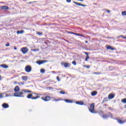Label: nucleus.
<instances>
[{
    "label": "nucleus",
    "mask_w": 126,
    "mask_h": 126,
    "mask_svg": "<svg viewBox=\"0 0 126 126\" xmlns=\"http://www.w3.org/2000/svg\"><path fill=\"white\" fill-rule=\"evenodd\" d=\"M40 96H41V94H34V96H33V94H31L27 95V98L28 99H32V100H36V99H38L40 98Z\"/></svg>",
    "instance_id": "1"
},
{
    "label": "nucleus",
    "mask_w": 126,
    "mask_h": 126,
    "mask_svg": "<svg viewBox=\"0 0 126 126\" xmlns=\"http://www.w3.org/2000/svg\"><path fill=\"white\" fill-rule=\"evenodd\" d=\"M95 108V103H92L90 105V108H89V111L91 112V113H92L93 114H96L97 112L95 111L94 110Z\"/></svg>",
    "instance_id": "2"
},
{
    "label": "nucleus",
    "mask_w": 126,
    "mask_h": 126,
    "mask_svg": "<svg viewBox=\"0 0 126 126\" xmlns=\"http://www.w3.org/2000/svg\"><path fill=\"white\" fill-rule=\"evenodd\" d=\"M22 94H23V92H22L15 93L14 94V96L15 97H22Z\"/></svg>",
    "instance_id": "3"
},
{
    "label": "nucleus",
    "mask_w": 126,
    "mask_h": 126,
    "mask_svg": "<svg viewBox=\"0 0 126 126\" xmlns=\"http://www.w3.org/2000/svg\"><path fill=\"white\" fill-rule=\"evenodd\" d=\"M21 52L23 53V54H27V53H28V48L27 47H23L21 49Z\"/></svg>",
    "instance_id": "4"
},
{
    "label": "nucleus",
    "mask_w": 126,
    "mask_h": 126,
    "mask_svg": "<svg viewBox=\"0 0 126 126\" xmlns=\"http://www.w3.org/2000/svg\"><path fill=\"white\" fill-rule=\"evenodd\" d=\"M32 70V68L31 66H27L25 68V71L26 72H31V70Z\"/></svg>",
    "instance_id": "5"
},
{
    "label": "nucleus",
    "mask_w": 126,
    "mask_h": 126,
    "mask_svg": "<svg viewBox=\"0 0 126 126\" xmlns=\"http://www.w3.org/2000/svg\"><path fill=\"white\" fill-rule=\"evenodd\" d=\"M42 100H43V101H45L46 102L48 101H50V100H51V97L49 96H47L45 97H43L41 98Z\"/></svg>",
    "instance_id": "6"
},
{
    "label": "nucleus",
    "mask_w": 126,
    "mask_h": 126,
    "mask_svg": "<svg viewBox=\"0 0 126 126\" xmlns=\"http://www.w3.org/2000/svg\"><path fill=\"white\" fill-rule=\"evenodd\" d=\"M73 2L75 3V4H76L77 5H79V6H86V5H84L80 3L76 2H75L74 1H73Z\"/></svg>",
    "instance_id": "7"
},
{
    "label": "nucleus",
    "mask_w": 126,
    "mask_h": 126,
    "mask_svg": "<svg viewBox=\"0 0 126 126\" xmlns=\"http://www.w3.org/2000/svg\"><path fill=\"white\" fill-rule=\"evenodd\" d=\"M20 90V88H19V86H17L15 87L14 89L15 92H19Z\"/></svg>",
    "instance_id": "8"
},
{
    "label": "nucleus",
    "mask_w": 126,
    "mask_h": 126,
    "mask_svg": "<svg viewBox=\"0 0 126 126\" xmlns=\"http://www.w3.org/2000/svg\"><path fill=\"white\" fill-rule=\"evenodd\" d=\"M22 79L24 81H27L28 79V77L27 76H22Z\"/></svg>",
    "instance_id": "9"
},
{
    "label": "nucleus",
    "mask_w": 126,
    "mask_h": 126,
    "mask_svg": "<svg viewBox=\"0 0 126 126\" xmlns=\"http://www.w3.org/2000/svg\"><path fill=\"white\" fill-rule=\"evenodd\" d=\"M114 97H115V95L111 94L108 95V99H109V100H111V99H113V98H114Z\"/></svg>",
    "instance_id": "10"
},
{
    "label": "nucleus",
    "mask_w": 126,
    "mask_h": 126,
    "mask_svg": "<svg viewBox=\"0 0 126 126\" xmlns=\"http://www.w3.org/2000/svg\"><path fill=\"white\" fill-rule=\"evenodd\" d=\"M76 104H77V105H84V102H83V101H76Z\"/></svg>",
    "instance_id": "11"
},
{
    "label": "nucleus",
    "mask_w": 126,
    "mask_h": 126,
    "mask_svg": "<svg viewBox=\"0 0 126 126\" xmlns=\"http://www.w3.org/2000/svg\"><path fill=\"white\" fill-rule=\"evenodd\" d=\"M46 61H39L36 62V63H38V64H42V63H46Z\"/></svg>",
    "instance_id": "12"
},
{
    "label": "nucleus",
    "mask_w": 126,
    "mask_h": 126,
    "mask_svg": "<svg viewBox=\"0 0 126 126\" xmlns=\"http://www.w3.org/2000/svg\"><path fill=\"white\" fill-rule=\"evenodd\" d=\"M2 107L4 108L5 109H6L7 108H8V107H9V106L8 105V104L6 103H3L2 105Z\"/></svg>",
    "instance_id": "13"
},
{
    "label": "nucleus",
    "mask_w": 126,
    "mask_h": 126,
    "mask_svg": "<svg viewBox=\"0 0 126 126\" xmlns=\"http://www.w3.org/2000/svg\"><path fill=\"white\" fill-rule=\"evenodd\" d=\"M69 64L68 63H62V65H64V67H68Z\"/></svg>",
    "instance_id": "14"
},
{
    "label": "nucleus",
    "mask_w": 126,
    "mask_h": 126,
    "mask_svg": "<svg viewBox=\"0 0 126 126\" xmlns=\"http://www.w3.org/2000/svg\"><path fill=\"white\" fill-rule=\"evenodd\" d=\"M22 92H25L26 93H31L32 92L31 91L29 90H22Z\"/></svg>",
    "instance_id": "15"
},
{
    "label": "nucleus",
    "mask_w": 126,
    "mask_h": 126,
    "mask_svg": "<svg viewBox=\"0 0 126 126\" xmlns=\"http://www.w3.org/2000/svg\"><path fill=\"white\" fill-rule=\"evenodd\" d=\"M0 66L1 67H2V68H8V66L7 65H5V64H1V65H0Z\"/></svg>",
    "instance_id": "16"
},
{
    "label": "nucleus",
    "mask_w": 126,
    "mask_h": 126,
    "mask_svg": "<svg viewBox=\"0 0 126 126\" xmlns=\"http://www.w3.org/2000/svg\"><path fill=\"white\" fill-rule=\"evenodd\" d=\"M92 96H95V95H97V91H94L91 93Z\"/></svg>",
    "instance_id": "17"
},
{
    "label": "nucleus",
    "mask_w": 126,
    "mask_h": 126,
    "mask_svg": "<svg viewBox=\"0 0 126 126\" xmlns=\"http://www.w3.org/2000/svg\"><path fill=\"white\" fill-rule=\"evenodd\" d=\"M107 50H111V51H114V49L112 47V46L109 45L107 47Z\"/></svg>",
    "instance_id": "18"
},
{
    "label": "nucleus",
    "mask_w": 126,
    "mask_h": 126,
    "mask_svg": "<svg viewBox=\"0 0 126 126\" xmlns=\"http://www.w3.org/2000/svg\"><path fill=\"white\" fill-rule=\"evenodd\" d=\"M64 101L66 103H72V100H70L69 99H64Z\"/></svg>",
    "instance_id": "19"
},
{
    "label": "nucleus",
    "mask_w": 126,
    "mask_h": 126,
    "mask_svg": "<svg viewBox=\"0 0 126 126\" xmlns=\"http://www.w3.org/2000/svg\"><path fill=\"white\" fill-rule=\"evenodd\" d=\"M1 8L2 9H5V10H7V9H8V7L7 6H2Z\"/></svg>",
    "instance_id": "20"
},
{
    "label": "nucleus",
    "mask_w": 126,
    "mask_h": 126,
    "mask_svg": "<svg viewBox=\"0 0 126 126\" xmlns=\"http://www.w3.org/2000/svg\"><path fill=\"white\" fill-rule=\"evenodd\" d=\"M117 122L119 124H124L125 123V121H122L121 120H118Z\"/></svg>",
    "instance_id": "21"
},
{
    "label": "nucleus",
    "mask_w": 126,
    "mask_h": 126,
    "mask_svg": "<svg viewBox=\"0 0 126 126\" xmlns=\"http://www.w3.org/2000/svg\"><path fill=\"white\" fill-rule=\"evenodd\" d=\"M122 103H124V104H126V98H124L121 100Z\"/></svg>",
    "instance_id": "22"
},
{
    "label": "nucleus",
    "mask_w": 126,
    "mask_h": 126,
    "mask_svg": "<svg viewBox=\"0 0 126 126\" xmlns=\"http://www.w3.org/2000/svg\"><path fill=\"white\" fill-rule=\"evenodd\" d=\"M74 35H76L77 36H81V37H84V36L81 34L74 33Z\"/></svg>",
    "instance_id": "23"
},
{
    "label": "nucleus",
    "mask_w": 126,
    "mask_h": 126,
    "mask_svg": "<svg viewBox=\"0 0 126 126\" xmlns=\"http://www.w3.org/2000/svg\"><path fill=\"white\" fill-rule=\"evenodd\" d=\"M122 15H126V11L122 12Z\"/></svg>",
    "instance_id": "24"
},
{
    "label": "nucleus",
    "mask_w": 126,
    "mask_h": 126,
    "mask_svg": "<svg viewBox=\"0 0 126 126\" xmlns=\"http://www.w3.org/2000/svg\"><path fill=\"white\" fill-rule=\"evenodd\" d=\"M40 72L41 73H44V72H45V69H40Z\"/></svg>",
    "instance_id": "25"
},
{
    "label": "nucleus",
    "mask_w": 126,
    "mask_h": 126,
    "mask_svg": "<svg viewBox=\"0 0 126 126\" xmlns=\"http://www.w3.org/2000/svg\"><path fill=\"white\" fill-rule=\"evenodd\" d=\"M36 34H37V35H39V36H41V35H42V32H37Z\"/></svg>",
    "instance_id": "26"
},
{
    "label": "nucleus",
    "mask_w": 126,
    "mask_h": 126,
    "mask_svg": "<svg viewBox=\"0 0 126 126\" xmlns=\"http://www.w3.org/2000/svg\"><path fill=\"white\" fill-rule=\"evenodd\" d=\"M72 63L74 64V65H76V62L75 61H73Z\"/></svg>",
    "instance_id": "27"
},
{
    "label": "nucleus",
    "mask_w": 126,
    "mask_h": 126,
    "mask_svg": "<svg viewBox=\"0 0 126 126\" xmlns=\"http://www.w3.org/2000/svg\"><path fill=\"white\" fill-rule=\"evenodd\" d=\"M89 59V56H87V57L85 59L86 62H87Z\"/></svg>",
    "instance_id": "28"
},
{
    "label": "nucleus",
    "mask_w": 126,
    "mask_h": 126,
    "mask_svg": "<svg viewBox=\"0 0 126 126\" xmlns=\"http://www.w3.org/2000/svg\"><path fill=\"white\" fill-rule=\"evenodd\" d=\"M84 67H86V68H90V66H89V65H84Z\"/></svg>",
    "instance_id": "29"
},
{
    "label": "nucleus",
    "mask_w": 126,
    "mask_h": 126,
    "mask_svg": "<svg viewBox=\"0 0 126 126\" xmlns=\"http://www.w3.org/2000/svg\"><path fill=\"white\" fill-rule=\"evenodd\" d=\"M103 119H107L108 118V116L107 115H105L104 116H103Z\"/></svg>",
    "instance_id": "30"
},
{
    "label": "nucleus",
    "mask_w": 126,
    "mask_h": 126,
    "mask_svg": "<svg viewBox=\"0 0 126 126\" xmlns=\"http://www.w3.org/2000/svg\"><path fill=\"white\" fill-rule=\"evenodd\" d=\"M57 79L58 81H61V79H60V77L57 76Z\"/></svg>",
    "instance_id": "31"
},
{
    "label": "nucleus",
    "mask_w": 126,
    "mask_h": 126,
    "mask_svg": "<svg viewBox=\"0 0 126 126\" xmlns=\"http://www.w3.org/2000/svg\"><path fill=\"white\" fill-rule=\"evenodd\" d=\"M24 32V31L22 30L20 31V34H23V32Z\"/></svg>",
    "instance_id": "32"
},
{
    "label": "nucleus",
    "mask_w": 126,
    "mask_h": 126,
    "mask_svg": "<svg viewBox=\"0 0 126 126\" xmlns=\"http://www.w3.org/2000/svg\"><path fill=\"white\" fill-rule=\"evenodd\" d=\"M60 93H61V94H64V91H61L60 92Z\"/></svg>",
    "instance_id": "33"
},
{
    "label": "nucleus",
    "mask_w": 126,
    "mask_h": 126,
    "mask_svg": "<svg viewBox=\"0 0 126 126\" xmlns=\"http://www.w3.org/2000/svg\"><path fill=\"white\" fill-rule=\"evenodd\" d=\"M61 99H54L53 101H55L56 102H58V101H60Z\"/></svg>",
    "instance_id": "34"
},
{
    "label": "nucleus",
    "mask_w": 126,
    "mask_h": 126,
    "mask_svg": "<svg viewBox=\"0 0 126 126\" xmlns=\"http://www.w3.org/2000/svg\"><path fill=\"white\" fill-rule=\"evenodd\" d=\"M6 47H9V43H7V44L5 45Z\"/></svg>",
    "instance_id": "35"
},
{
    "label": "nucleus",
    "mask_w": 126,
    "mask_h": 126,
    "mask_svg": "<svg viewBox=\"0 0 126 126\" xmlns=\"http://www.w3.org/2000/svg\"><path fill=\"white\" fill-rule=\"evenodd\" d=\"M120 37H123V38H124V39H126V36H120L118 37V38H120Z\"/></svg>",
    "instance_id": "36"
},
{
    "label": "nucleus",
    "mask_w": 126,
    "mask_h": 126,
    "mask_svg": "<svg viewBox=\"0 0 126 126\" xmlns=\"http://www.w3.org/2000/svg\"><path fill=\"white\" fill-rule=\"evenodd\" d=\"M33 52H36L37 51H39V49H33Z\"/></svg>",
    "instance_id": "37"
},
{
    "label": "nucleus",
    "mask_w": 126,
    "mask_h": 126,
    "mask_svg": "<svg viewBox=\"0 0 126 126\" xmlns=\"http://www.w3.org/2000/svg\"><path fill=\"white\" fill-rule=\"evenodd\" d=\"M1 98H2V94H0V99H1Z\"/></svg>",
    "instance_id": "38"
},
{
    "label": "nucleus",
    "mask_w": 126,
    "mask_h": 126,
    "mask_svg": "<svg viewBox=\"0 0 126 126\" xmlns=\"http://www.w3.org/2000/svg\"><path fill=\"white\" fill-rule=\"evenodd\" d=\"M85 55H86L87 57H88V52H85Z\"/></svg>",
    "instance_id": "39"
},
{
    "label": "nucleus",
    "mask_w": 126,
    "mask_h": 126,
    "mask_svg": "<svg viewBox=\"0 0 126 126\" xmlns=\"http://www.w3.org/2000/svg\"><path fill=\"white\" fill-rule=\"evenodd\" d=\"M94 74H100V73L98 72V73H97V72H94Z\"/></svg>",
    "instance_id": "40"
},
{
    "label": "nucleus",
    "mask_w": 126,
    "mask_h": 126,
    "mask_svg": "<svg viewBox=\"0 0 126 126\" xmlns=\"http://www.w3.org/2000/svg\"><path fill=\"white\" fill-rule=\"evenodd\" d=\"M67 2H70L71 1V0H66Z\"/></svg>",
    "instance_id": "41"
},
{
    "label": "nucleus",
    "mask_w": 126,
    "mask_h": 126,
    "mask_svg": "<svg viewBox=\"0 0 126 126\" xmlns=\"http://www.w3.org/2000/svg\"><path fill=\"white\" fill-rule=\"evenodd\" d=\"M106 11L108 12V13H110L111 12V11L109 10H107Z\"/></svg>",
    "instance_id": "42"
},
{
    "label": "nucleus",
    "mask_w": 126,
    "mask_h": 126,
    "mask_svg": "<svg viewBox=\"0 0 126 126\" xmlns=\"http://www.w3.org/2000/svg\"><path fill=\"white\" fill-rule=\"evenodd\" d=\"M17 34H20V31H17Z\"/></svg>",
    "instance_id": "43"
},
{
    "label": "nucleus",
    "mask_w": 126,
    "mask_h": 126,
    "mask_svg": "<svg viewBox=\"0 0 126 126\" xmlns=\"http://www.w3.org/2000/svg\"><path fill=\"white\" fill-rule=\"evenodd\" d=\"M20 84H22V85H24V82H22L20 83Z\"/></svg>",
    "instance_id": "44"
},
{
    "label": "nucleus",
    "mask_w": 126,
    "mask_h": 126,
    "mask_svg": "<svg viewBox=\"0 0 126 126\" xmlns=\"http://www.w3.org/2000/svg\"><path fill=\"white\" fill-rule=\"evenodd\" d=\"M14 50H17V48H16V47H14Z\"/></svg>",
    "instance_id": "45"
},
{
    "label": "nucleus",
    "mask_w": 126,
    "mask_h": 126,
    "mask_svg": "<svg viewBox=\"0 0 126 126\" xmlns=\"http://www.w3.org/2000/svg\"><path fill=\"white\" fill-rule=\"evenodd\" d=\"M107 97L104 98V101H107Z\"/></svg>",
    "instance_id": "46"
},
{
    "label": "nucleus",
    "mask_w": 126,
    "mask_h": 126,
    "mask_svg": "<svg viewBox=\"0 0 126 126\" xmlns=\"http://www.w3.org/2000/svg\"><path fill=\"white\" fill-rule=\"evenodd\" d=\"M70 34H75V33H73V32H70Z\"/></svg>",
    "instance_id": "47"
},
{
    "label": "nucleus",
    "mask_w": 126,
    "mask_h": 126,
    "mask_svg": "<svg viewBox=\"0 0 126 126\" xmlns=\"http://www.w3.org/2000/svg\"><path fill=\"white\" fill-rule=\"evenodd\" d=\"M0 80H1V76L0 75Z\"/></svg>",
    "instance_id": "48"
},
{
    "label": "nucleus",
    "mask_w": 126,
    "mask_h": 126,
    "mask_svg": "<svg viewBox=\"0 0 126 126\" xmlns=\"http://www.w3.org/2000/svg\"><path fill=\"white\" fill-rule=\"evenodd\" d=\"M79 0L80 1H83V0Z\"/></svg>",
    "instance_id": "49"
},
{
    "label": "nucleus",
    "mask_w": 126,
    "mask_h": 126,
    "mask_svg": "<svg viewBox=\"0 0 126 126\" xmlns=\"http://www.w3.org/2000/svg\"><path fill=\"white\" fill-rule=\"evenodd\" d=\"M49 89H51L52 88H51V87H49Z\"/></svg>",
    "instance_id": "50"
},
{
    "label": "nucleus",
    "mask_w": 126,
    "mask_h": 126,
    "mask_svg": "<svg viewBox=\"0 0 126 126\" xmlns=\"http://www.w3.org/2000/svg\"><path fill=\"white\" fill-rule=\"evenodd\" d=\"M85 43H88V41H86Z\"/></svg>",
    "instance_id": "51"
},
{
    "label": "nucleus",
    "mask_w": 126,
    "mask_h": 126,
    "mask_svg": "<svg viewBox=\"0 0 126 126\" xmlns=\"http://www.w3.org/2000/svg\"><path fill=\"white\" fill-rule=\"evenodd\" d=\"M125 108L126 109V105H125Z\"/></svg>",
    "instance_id": "52"
},
{
    "label": "nucleus",
    "mask_w": 126,
    "mask_h": 126,
    "mask_svg": "<svg viewBox=\"0 0 126 126\" xmlns=\"http://www.w3.org/2000/svg\"><path fill=\"white\" fill-rule=\"evenodd\" d=\"M125 77H126V76H125Z\"/></svg>",
    "instance_id": "53"
},
{
    "label": "nucleus",
    "mask_w": 126,
    "mask_h": 126,
    "mask_svg": "<svg viewBox=\"0 0 126 126\" xmlns=\"http://www.w3.org/2000/svg\"><path fill=\"white\" fill-rule=\"evenodd\" d=\"M14 83L15 84V83H16L15 82Z\"/></svg>",
    "instance_id": "54"
}]
</instances>
